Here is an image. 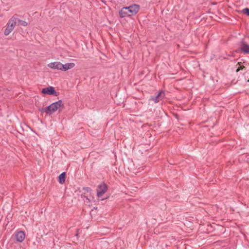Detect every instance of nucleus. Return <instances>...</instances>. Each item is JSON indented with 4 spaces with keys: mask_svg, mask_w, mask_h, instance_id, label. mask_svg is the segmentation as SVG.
<instances>
[{
    "mask_svg": "<svg viewBox=\"0 0 249 249\" xmlns=\"http://www.w3.org/2000/svg\"><path fill=\"white\" fill-rule=\"evenodd\" d=\"M64 108V105L63 104L62 101L59 100L55 102H54L46 107L45 112L48 115H52L58 109L59 112H60Z\"/></svg>",
    "mask_w": 249,
    "mask_h": 249,
    "instance_id": "f257e3e1",
    "label": "nucleus"
},
{
    "mask_svg": "<svg viewBox=\"0 0 249 249\" xmlns=\"http://www.w3.org/2000/svg\"><path fill=\"white\" fill-rule=\"evenodd\" d=\"M17 18L13 17L7 24V27L4 30V34L5 36H7L13 30L17 23Z\"/></svg>",
    "mask_w": 249,
    "mask_h": 249,
    "instance_id": "f03ea898",
    "label": "nucleus"
},
{
    "mask_svg": "<svg viewBox=\"0 0 249 249\" xmlns=\"http://www.w3.org/2000/svg\"><path fill=\"white\" fill-rule=\"evenodd\" d=\"M107 189L108 186L104 182L98 185L97 188V196L101 197L107 192Z\"/></svg>",
    "mask_w": 249,
    "mask_h": 249,
    "instance_id": "7ed1b4c3",
    "label": "nucleus"
},
{
    "mask_svg": "<svg viewBox=\"0 0 249 249\" xmlns=\"http://www.w3.org/2000/svg\"><path fill=\"white\" fill-rule=\"evenodd\" d=\"M41 92L44 94L52 95L55 96L58 95V93L55 91L54 88L52 86L42 89Z\"/></svg>",
    "mask_w": 249,
    "mask_h": 249,
    "instance_id": "20e7f679",
    "label": "nucleus"
},
{
    "mask_svg": "<svg viewBox=\"0 0 249 249\" xmlns=\"http://www.w3.org/2000/svg\"><path fill=\"white\" fill-rule=\"evenodd\" d=\"M164 97V92L162 90L160 91L155 96L152 97L149 100L153 101L155 103H158Z\"/></svg>",
    "mask_w": 249,
    "mask_h": 249,
    "instance_id": "39448f33",
    "label": "nucleus"
},
{
    "mask_svg": "<svg viewBox=\"0 0 249 249\" xmlns=\"http://www.w3.org/2000/svg\"><path fill=\"white\" fill-rule=\"evenodd\" d=\"M15 237L18 242H22L25 239V233L22 231H19L15 233Z\"/></svg>",
    "mask_w": 249,
    "mask_h": 249,
    "instance_id": "423d86ee",
    "label": "nucleus"
},
{
    "mask_svg": "<svg viewBox=\"0 0 249 249\" xmlns=\"http://www.w3.org/2000/svg\"><path fill=\"white\" fill-rule=\"evenodd\" d=\"M240 49L245 54H249V45L242 40L240 42Z\"/></svg>",
    "mask_w": 249,
    "mask_h": 249,
    "instance_id": "0eeeda50",
    "label": "nucleus"
},
{
    "mask_svg": "<svg viewBox=\"0 0 249 249\" xmlns=\"http://www.w3.org/2000/svg\"><path fill=\"white\" fill-rule=\"evenodd\" d=\"M62 64L58 61L51 62L48 64V66L53 69H57L61 71Z\"/></svg>",
    "mask_w": 249,
    "mask_h": 249,
    "instance_id": "6e6552de",
    "label": "nucleus"
},
{
    "mask_svg": "<svg viewBox=\"0 0 249 249\" xmlns=\"http://www.w3.org/2000/svg\"><path fill=\"white\" fill-rule=\"evenodd\" d=\"M127 7L128 10L129 11H131L132 14L135 15H136L140 9V6L136 4H132L129 6H128Z\"/></svg>",
    "mask_w": 249,
    "mask_h": 249,
    "instance_id": "1a4fd4ad",
    "label": "nucleus"
},
{
    "mask_svg": "<svg viewBox=\"0 0 249 249\" xmlns=\"http://www.w3.org/2000/svg\"><path fill=\"white\" fill-rule=\"evenodd\" d=\"M127 11H129L127 7L122 8L119 12L120 17L121 18H124L125 17H128Z\"/></svg>",
    "mask_w": 249,
    "mask_h": 249,
    "instance_id": "9d476101",
    "label": "nucleus"
},
{
    "mask_svg": "<svg viewBox=\"0 0 249 249\" xmlns=\"http://www.w3.org/2000/svg\"><path fill=\"white\" fill-rule=\"evenodd\" d=\"M75 64L73 63H68L65 64H62L61 71H65L69 69L73 68Z\"/></svg>",
    "mask_w": 249,
    "mask_h": 249,
    "instance_id": "9b49d317",
    "label": "nucleus"
},
{
    "mask_svg": "<svg viewBox=\"0 0 249 249\" xmlns=\"http://www.w3.org/2000/svg\"><path fill=\"white\" fill-rule=\"evenodd\" d=\"M66 178V173L63 172L58 176V181L60 184H63L65 182Z\"/></svg>",
    "mask_w": 249,
    "mask_h": 249,
    "instance_id": "f8f14e48",
    "label": "nucleus"
},
{
    "mask_svg": "<svg viewBox=\"0 0 249 249\" xmlns=\"http://www.w3.org/2000/svg\"><path fill=\"white\" fill-rule=\"evenodd\" d=\"M17 21H18L20 25H22L23 26H26L28 25V23L26 21L19 19L18 18V19H17Z\"/></svg>",
    "mask_w": 249,
    "mask_h": 249,
    "instance_id": "ddd939ff",
    "label": "nucleus"
},
{
    "mask_svg": "<svg viewBox=\"0 0 249 249\" xmlns=\"http://www.w3.org/2000/svg\"><path fill=\"white\" fill-rule=\"evenodd\" d=\"M242 12L248 16H249V8H245L243 9Z\"/></svg>",
    "mask_w": 249,
    "mask_h": 249,
    "instance_id": "4468645a",
    "label": "nucleus"
},
{
    "mask_svg": "<svg viewBox=\"0 0 249 249\" xmlns=\"http://www.w3.org/2000/svg\"><path fill=\"white\" fill-rule=\"evenodd\" d=\"M244 69H246V67L243 66V65H242V66H240V67H239L236 70V72H238L240 70H242Z\"/></svg>",
    "mask_w": 249,
    "mask_h": 249,
    "instance_id": "2eb2a0df",
    "label": "nucleus"
},
{
    "mask_svg": "<svg viewBox=\"0 0 249 249\" xmlns=\"http://www.w3.org/2000/svg\"><path fill=\"white\" fill-rule=\"evenodd\" d=\"M81 197L82 198H85L87 200V204H89V203H90V200L89 199L88 197V196H85L83 194H82L81 195Z\"/></svg>",
    "mask_w": 249,
    "mask_h": 249,
    "instance_id": "dca6fc26",
    "label": "nucleus"
},
{
    "mask_svg": "<svg viewBox=\"0 0 249 249\" xmlns=\"http://www.w3.org/2000/svg\"><path fill=\"white\" fill-rule=\"evenodd\" d=\"M83 189L84 190L87 191V192H90L91 191V189L90 188L88 187H84L83 188Z\"/></svg>",
    "mask_w": 249,
    "mask_h": 249,
    "instance_id": "f3484780",
    "label": "nucleus"
},
{
    "mask_svg": "<svg viewBox=\"0 0 249 249\" xmlns=\"http://www.w3.org/2000/svg\"><path fill=\"white\" fill-rule=\"evenodd\" d=\"M127 14H128V17H131L134 15H135V14H132V13H131V11L130 10H129V11H127Z\"/></svg>",
    "mask_w": 249,
    "mask_h": 249,
    "instance_id": "a211bd4d",
    "label": "nucleus"
},
{
    "mask_svg": "<svg viewBox=\"0 0 249 249\" xmlns=\"http://www.w3.org/2000/svg\"><path fill=\"white\" fill-rule=\"evenodd\" d=\"M45 110H46V108H41L39 109V111L42 113H43L44 112H45Z\"/></svg>",
    "mask_w": 249,
    "mask_h": 249,
    "instance_id": "6ab92c4d",
    "label": "nucleus"
},
{
    "mask_svg": "<svg viewBox=\"0 0 249 249\" xmlns=\"http://www.w3.org/2000/svg\"><path fill=\"white\" fill-rule=\"evenodd\" d=\"M79 230H77V232L76 233H75V235L77 236L78 235V231H79Z\"/></svg>",
    "mask_w": 249,
    "mask_h": 249,
    "instance_id": "aec40b11",
    "label": "nucleus"
},
{
    "mask_svg": "<svg viewBox=\"0 0 249 249\" xmlns=\"http://www.w3.org/2000/svg\"><path fill=\"white\" fill-rule=\"evenodd\" d=\"M241 64H242V63H241V62H238V63H237V65H238L239 66V67H240V66H242V65H241Z\"/></svg>",
    "mask_w": 249,
    "mask_h": 249,
    "instance_id": "412c9836",
    "label": "nucleus"
},
{
    "mask_svg": "<svg viewBox=\"0 0 249 249\" xmlns=\"http://www.w3.org/2000/svg\"><path fill=\"white\" fill-rule=\"evenodd\" d=\"M248 82H249V79L247 80Z\"/></svg>",
    "mask_w": 249,
    "mask_h": 249,
    "instance_id": "4be33fe9",
    "label": "nucleus"
}]
</instances>
